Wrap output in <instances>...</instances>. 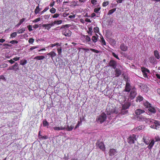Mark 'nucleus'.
<instances>
[{
	"instance_id": "nucleus-3",
	"label": "nucleus",
	"mask_w": 160,
	"mask_h": 160,
	"mask_svg": "<svg viewBox=\"0 0 160 160\" xmlns=\"http://www.w3.org/2000/svg\"><path fill=\"white\" fill-rule=\"evenodd\" d=\"M107 118V115L106 114L103 112L101 114L97 117V121L101 123H102L104 122Z\"/></svg>"
},
{
	"instance_id": "nucleus-10",
	"label": "nucleus",
	"mask_w": 160,
	"mask_h": 160,
	"mask_svg": "<svg viewBox=\"0 0 160 160\" xmlns=\"http://www.w3.org/2000/svg\"><path fill=\"white\" fill-rule=\"evenodd\" d=\"M109 66L112 67L113 69H115L116 68L117 63V62L113 60L110 61L109 63Z\"/></svg>"
},
{
	"instance_id": "nucleus-41",
	"label": "nucleus",
	"mask_w": 160,
	"mask_h": 160,
	"mask_svg": "<svg viewBox=\"0 0 160 160\" xmlns=\"http://www.w3.org/2000/svg\"><path fill=\"white\" fill-rule=\"evenodd\" d=\"M100 9L101 8L100 7L95 8L94 9V12L98 13V12Z\"/></svg>"
},
{
	"instance_id": "nucleus-30",
	"label": "nucleus",
	"mask_w": 160,
	"mask_h": 160,
	"mask_svg": "<svg viewBox=\"0 0 160 160\" xmlns=\"http://www.w3.org/2000/svg\"><path fill=\"white\" fill-rule=\"evenodd\" d=\"M25 18H23L21 19L20 21L16 25V27H18L19 25H20L25 20Z\"/></svg>"
},
{
	"instance_id": "nucleus-4",
	"label": "nucleus",
	"mask_w": 160,
	"mask_h": 160,
	"mask_svg": "<svg viewBox=\"0 0 160 160\" xmlns=\"http://www.w3.org/2000/svg\"><path fill=\"white\" fill-rule=\"evenodd\" d=\"M137 118L139 121H145L147 123H149V122L151 123V124L153 120L152 119L147 118L144 116H138Z\"/></svg>"
},
{
	"instance_id": "nucleus-33",
	"label": "nucleus",
	"mask_w": 160,
	"mask_h": 160,
	"mask_svg": "<svg viewBox=\"0 0 160 160\" xmlns=\"http://www.w3.org/2000/svg\"><path fill=\"white\" fill-rule=\"evenodd\" d=\"M100 38L101 40V42L102 43V44L104 45H106V42L103 37L102 36H101V37H100Z\"/></svg>"
},
{
	"instance_id": "nucleus-59",
	"label": "nucleus",
	"mask_w": 160,
	"mask_h": 160,
	"mask_svg": "<svg viewBox=\"0 0 160 160\" xmlns=\"http://www.w3.org/2000/svg\"><path fill=\"white\" fill-rule=\"evenodd\" d=\"M50 15H45L44 16V18L45 19H48L50 17Z\"/></svg>"
},
{
	"instance_id": "nucleus-50",
	"label": "nucleus",
	"mask_w": 160,
	"mask_h": 160,
	"mask_svg": "<svg viewBox=\"0 0 160 160\" xmlns=\"http://www.w3.org/2000/svg\"><path fill=\"white\" fill-rule=\"evenodd\" d=\"M62 50V49L61 48H58L57 49V51H58V54L60 55L61 54Z\"/></svg>"
},
{
	"instance_id": "nucleus-62",
	"label": "nucleus",
	"mask_w": 160,
	"mask_h": 160,
	"mask_svg": "<svg viewBox=\"0 0 160 160\" xmlns=\"http://www.w3.org/2000/svg\"><path fill=\"white\" fill-rule=\"evenodd\" d=\"M8 62L11 63V64L15 62L12 59H11L8 61Z\"/></svg>"
},
{
	"instance_id": "nucleus-63",
	"label": "nucleus",
	"mask_w": 160,
	"mask_h": 160,
	"mask_svg": "<svg viewBox=\"0 0 160 160\" xmlns=\"http://www.w3.org/2000/svg\"><path fill=\"white\" fill-rule=\"evenodd\" d=\"M85 21L86 22H91L90 19L88 18H86V19H85Z\"/></svg>"
},
{
	"instance_id": "nucleus-61",
	"label": "nucleus",
	"mask_w": 160,
	"mask_h": 160,
	"mask_svg": "<svg viewBox=\"0 0 160 160\" xmlns=\"http://www.w3.org/2000/svg\"><path fill=\"white\" fill-rule=\"evenodd\" d=\"M155 139L156 142H158V141H160V138L158 137H156L155 138Z\"/></svg>"
},
{
	"instance_id": "nucleus-58",
	"label": "nucleus",
	"mask_w": 160,
	"mask_h": 160,
	"mask_svg": "<svg viewBox=\"0 0 160 160\" xmlns=\"http://www.w3.org/2000/svg\"><path fill=\"white\" fill-rule=\"evenodd\" d=\"M20 59V57H16L13 58L12 59L15 61H17L19 60Z\"/></svg>"
},
{
	"instance_id": "nucleus-31",
	"label": "nucleus",
	"mask_w": 160,
	"mask_h": 160,
	"mask_svg": "<svg viewBox=\"0 0 160 160\" xmlns=\"http://www.w3.org/2000/svg\"><path fill=\"white\" fill-rule=\"evenodd\" d=\"M141 69H142V73L147 72H149V71L148 69H147L145 68H144V67L142 68Z\"/></svg>"
},
{
	"instance_id": "nucleus-2",
	"label": "nucleus",
	"mask_w": 160,
	"mask_h": 160,
	"mask_svg": "<svg viewBox=\"0 0 160 160\" xmlns=\"http://www.w3.org/2000/svg\"><path fill=\"white\" fill-rule=\"evenodd\" d=\"M144 105L146 108H148L149 111L151 113L155 114L156 113L157 108L152 106L148 102L146 101L144 103Z\"/></svg>"
},
{
	"instance_id": "nucleus-6",
	"label": "nucleus",
	"mask_w": 160,
	"mask_h": 160,
	"mask_svg": "<svg viewBox=\"0 0 160 160\" xmlns=\"http://www.w3.org/2000/svg\"><path fill=\"white\" fill-rule=\"evenodd\" d=\"M137 94L136 89L135 88H133L131 89L129 97L131 99H133L136 96Z\"/></svg>"
},
{
	"instance_id": "nucleus-57",
	"label": "nucleus",
	"mask_w": 160,
	"mask_h": 160,
	"mask_svg": "<svg viewBox=\"0 0 160 160\" xmlns=\"http://www.w3.org/2000/svg\"><path fill=\"white\" fill-rule=\"evenodd\" d=\"M40 20H41V19L40 18H37L36 19L34 20L33 21V22H38L40 21Z\"/></svg>"
},
{
	"instance_id": "nucleus-53",
	"label": "nucleus",
	"mask_w": 160,
	"mask_h": 160,
	"mask_svg": "<svg viewBox=\"0 0 160 160\" xmlns=\"http://www.w3.org/2000/svg\"><path fill=\"white\" fill-rule=\"evenodd\" d=\"M14 66L16 68H16V69L15 70H19V68H18V64L17 63V62H16L14 65Z\"/></svg>"
},
{
	"instance_id": "nucleus-13",
	"label": "nucleus",
	"mask_w": 160,
	"mask_h": 160,
	"mask_svg": "<svg viewBox=\"0 0 160 160\" xmlns=\"http://www.w3.org/2000/svg\"><path fill=\"white\" fill-rule=\"evenodd\" d=\"M117 152L116 149H111L109 152V154L110 156H112L114 155Z\"/></svg>"
},
{
	"instance_id": "nucleus-47",
	"label": "nucleus",
	"mask_w": 160,
	"mask_h": 160,
	"mask_svg": "<svg viewBox=\"0 0 160 160\" xmlns=\"http://www.w3.org/2000/svg\"><path fill=\"white\" fill-rule=\"evenodd\" d=\"M112 55L113 56V57H114L118 59V60L120 59L118 56L117 55H116L115 53L112 52Z\"/></svg>"
},
{
	"instance_id": "nucleus-7",
	"label": "nucleus",
	"mask_w": 160,
	"mask_h": 160,
	"mask_svg": "<svg viewBox=\"0 0 160 160\" xmlns=\"http://www.w3.org/2000/svg\"><path fill=\"white\" fill-rule=\"evenodd\" d=\"M152 123L154 124L151 125V128H155L156 129L160 130V122L153 119Z\"/></svg>"
},
{
	"instance_id": "nucleus-43",
	"label": "nucleus",
	"mask_w": 160,
	"mask_h": 160,
	"mask_svg": "<svg viewBox=\"0 0 160 160\" xmlns=\"http://www.w3.org/2000/svg\"><path fill=\"white\" fill-rule=\"evenodd\" d=\"M49 7H46L45 9L42 11L41 12V14H42V13H43L44 12H46L49 9Z\"/></svg>"
},
{
	"instance_id": "nucleus-60",
	"label": "nucleus",
	"mask_w": 160,
	"mask_h": 160,
	"mask_svg": "<svg viewBox=\"0 0 160 160\" xmlns=\"http://www.w3.org/2000/svg\"><path fill=\"white\" fill-rule=\"evenodd\" d=\"M41 138L42 139H48V137L47 136H41Z\"/></svg>"
},
{
	"instance_id": "nucleus-16",
	"label": "nucleus",
	"mask_w": 160,
	"mask_h": 160,
	"mask_svg": "<svg viewBox=\"0 0 160 160\" xmlns=\"http://www.w3.org/2000/svg\"><path fill=\"white\" fill-rule=\"evenodd\" d=\"M130 104L129 102H128L126 104H124L122 107V112L123 113V112L125 110L127 109L129 107H130Z\"/></svg>"
},
{
	"instance_id": "nucleus-24",
	"label": "nucleus",
	"mask_w": 160,
	"mask_h": 160,
	"mask_svg": "<svg viewBox=\"0 0 160 160\" xmlns=\"http://www.w3.org/2000/svg\"><path fill=\"white\" fill-rule=\"evenodd\" d=\"M45 58V57L43 56H37L34 58V59H37L38 60H43Z\"/></svg>"
},
{
	"instance_id": "nucleus-5",
	"label": "nucleus",
	"mask_w": 160,
	"mask_h": 160,
	"mask_svg": "<svg viewBox=\"0 0 160 160\" xmlns=\"http://www.w3.org/2000/svg\"><path fill=\"white\" fill-rule=\"evenodd\" d=\"M136 136L133 134L130 136L128 139V142L130 144L134 143L135 141L137 140Z\"/></svg>"
},
{
	"instance_id": "nucleus-48",
	"label": "nucleus",
	"mask_w": 160,
	"mask_h": 160,
	"mask_svg": "<svg viewBox=\"0 0 160 160\" xmlns=\"http://www.w3.org/2000/svg\"><path fill=\"white\" fill-rule=\"evenodd\" d=\"M90 50L91 51H92V52H94L96 53H98L99 52V51H98V50H96L94 49L91 48V49H90Z\"/></svg>"
},
{
	"instance_id": "nucleus-25",
	"label": "nucleus",
	"mask_w": 160,
	"mask_h": 160,
	"mask_svg": "<svg viewBox=\"0 0 160 160\" xmlns=\"http://www.w3.org/2000/svg\"><path fill=\"white\" fill-rule=\"evenodd\" d=\"M145 128V126L143 125H142L141 126H139L137 128V131H139L141 130H143Z\"/></svg>"
},
{
	"instance_id": "nucleus-20",
	"label": "nucleus",
	"mask_w": 160,
	"mask_h": 160,
	"mask_svg": "<svg viewBox=\"0 0 160 160\" xmlns=\"http://www.w3.org/2000/svg\"><path fill=\"white\" fill-rule=\"evenodd\" d=\"M56 54L53 51H51V52L47 54V55H49L51 57L52 60H53V58L56 56Z\"/></svg>"
},
{
	"instance_id": "nucleus-44",
	"label": "nucleus",
	"mask_w": 160,
	"mask_h": 160,
	"mask_svg": "<svg viewBox=\"0 0 160 160\" xmlns=\"http://www.w3.org/2000/svg\"><path fill=\"white\" fill-rule=\"evenodd\" d=\"M80 121H81V122H80L79 121L78 122V123L77 125H76V127H75V129H76L79 126V125H80V123H82V120L81 119V118H80Z\"/></svg>"
},
{
	"instance_id": "nucleus-51",
	"label": "nucleus",
	"mask_w": 160,
	"mask_h": 160,
	"mask_svg": "<svg viewBox=\"0 0 160 160\" xmlns=\"http://www.w3.org/2000/svg\"><path fill=\"white\" fill-rule=\"evenodd\" d=\"M0 79H2L4 81H6V79L4 76L2 75L0 76Z\"/></svg>"
},
{
	"instance_id": "nucleus-29",
	"label": "nucleus",
	"mask_w": 160,
	"mask_h": 160,
	"mask_svg": "<svg viewBox=\"0 0 160 160\" xmlns=\"http://www.w3.org/2000/svg\"><path fill=\"white\" fill-rule=\"evenodd\" d=\"M93 32L92 28L91 27H89L88 28V33L91 36L92 35V33Z\"/></svg>"
},
{
	"instance_id": "nucleus-9",
	"label": "nucleus",
	"mask_w": 160,
	"mask_h": 160,
	"mask_svg": "<svg viewBox=\"0 0 160 160\" xmlns=\"http://www.w3.org/2000/svg\"><path fill=\"white\" fill-rule=\"evenodd\" d=\"M62 34L66 37H70L71 35V32L68 29H64L62 31Z\"/></svg>"
},
{
	"instance_id": "nucleus-8",
	"label": "nucleus",
	"mask_w": 160,
	"mask_h": 160,
	"mask_svg": "<svg viewBox=\"0 0 160 160\" xmlns=\"http://www.w3.org/2000/svg\"><path fill=\"white\" fill-rule=\"evenodd\" d=\"M96 146L102 151H105V147L103 143L102 142L97 141L96 143Z\"/></svg>"
},
{
	"instance_id": "nucleus-55",
	"label": "nucleus",
	"mask_w": 160,
	"mask_h": 160,
	"mask_svg": "<svg viewBox=\"0 0 160 160\" xmlns=\"http://www.w3.org/2000/svg\"><path fill=\"white\" fill-rule=\"evenodd\" d=\"M41 10V9H35V10L34 11L35 13V14H38Z\"/></svg>"
},
{
	"instance_id": "nucleus-15",
	"label": "nucleus",
	"mask_w": 160,
	"mask_h": 160,
	"mask_svg": "<svg viewBox=\"0 0 160 160\" xmlns=\"http://www.w3.org/2000/svg\"><path fill=\"white\" fill-rule=\"evenodd\" d=\"M145 112V111L144 110L139 109H138L135 111V113L137 115H140Z\"/></svg>"
},
{
	"instance_id": "nucleus-49",
	"label": "nucleus",
	"mask_w": 160,
	"mask_h": 160,
	"mask_svg": "<svg viewBox=\"0 0 160 160\" xmlns=\"http://www.w3.org/2000/svg\"><path fill=\"white\" fill-rule=\"evenodd\" d=\"M18 42V41L16 40H12L10 42V43L12 44H14L15 43L17 44Z\"/></svg>"
},
{
	"instance_id": "nucleus-12",
	"label": "nucleus",
	"mask_w": 160,
	"mask_h": 160,
	"mask_svg": "<svg viewBox=\"0 0 160 160\" xmlns=\"http://www.w3.org/2000/svg\"><path fill=\"white\" fill-rule=\"evenodd\" d=\"M131 87L130 84L129 83L127 82L126 84L124 91L129 92L131 90Z\"/></svg>"
},
{
	"instance_id": "nucleus-54",
	"label": "nucleus",
	"mask_w": 160,
	"mask_h": 160,
	"mask_svg": "<svg viewBox=\"0 0 160 160\" xmlns=\"http://www.w3.org/2000/svg\"><path fill=\"white\" fill-rule=\"evenodd\" d=\"M28 28L29 31H32L33 30L32 28V26L31 25H29L28 26Z\"/></svg>"
},
{
	"instance_id": "nucleus-27",
	"label": "nucleus",
	"mask_w": 160,
	"mask_h": 160,
	"mask_svg": "<svg viewBox=\"0 0 160 160\" xmlns=\"http://www.w3.org/2000/svg\"><path fill=\"white\" fill-rule=\"evenodd\" d=\"M143 100V98L140 95L138 96L137 98L136 101L137 102L138 101L139 102H141Z\"/></svg>"
},
{
	"instance_id": "nucleus-64",
	"label": "nucleus",
	"mask_w": 160,
	"mask_h": 160,
	"mask_svg": "<svg viewBox=\"0 0 160 160\" xmlns=\"http://www.w3.org/2000/svg\"><path fill=\"white\" fill-rule=\"evenodd\" d=\"M75 17V15H70L69 16V18H74Z\"/></svg>"
},
{
	"instance_id": "nucleus-36",
	"label": "nucleus",
	"mask_w": 160,
	"mask_h": 160,
	"mask_svg": "<svg viewBox=\"0 0 160 160\" xmlns=\"http://www.w3.org/2000/svg\"><path fill=\"white\" fill-rule=\"evenodd\" d=\"M17 35V32H15L11 34L10 36L12 38H15Z\"/></svg>"
},
{
	"instance_id": "nucleus-38",
	"label": "nucleus",
	"mask_w": 160,
	"mask_h": 160,
	"mask_svg": "<svg viewBox=\"0 0 160 160\" xmlns=\"http://www.w3.org/2000/svg\"><path fill=\"white\" fill-rule=\"evenodd\" d=\"M25 31L24 28H22L21 29L19 30L18 31V33L19 34L22 33L24 31Z\"/></svg>"
},
{
	"instance_id": "nucleus-39",
	"label": "nucleus",
	"mask_w": 160,
	"mask_h": 160,
	"mask_svg": "<svg viewBox=\"0 0 160 160\" xmlns=\"http://www.w3.org/2000/svg\"><path fill=\"white\" fill-rule=\"evenodd\" d=\"M150 60L151 62H154L155 61V59L154 57H152L150 58Z\"/></svg>"
},
{
	"instance_id": "nucleus-23",
	"label": "nucleus",
	"mask_w": 160,
	"mask_h": 160,
	"mask_svg": "<svg viewBox=\"0 0 160 160\" xmlns=\"http://www.w3.org/2000/svg\"><path fill=\"white\" fill-rule=\"evenodd\" d=\"M20 65L22 66L25 65L27 63V61L26 59H23L20 61Z\"/></svg>"
},
{
	"instance_id": "nucleus-21",
	"label": "nucleus",
	"mask_w": 160,
	"mask_h": 160,
	"mask_svg": "<svg viewBox=\"0 0 160 160\" xmlns=\"http://www.w3.org/2000/svg\"><path fill=\"white\" fill-rule=\"evenodd\" d=\"M120 48L122 50L124 51H125L127 50V47L125 46L123 43L121 44Z\"/></svg>"
},
{
	"instance_id": "nucleus-35",
	"label": "nucleus",
	"mask_w": 160,
	"mask_h": 160,
	"mask_svg": "<svg viewBox=\"0 0 160 160\" xmlns=\"http://www.w3.org/2000/svg\"><path fill=\"white\" fill-rule=\"evenodd\" d=\"M116 10V8H113V9H111L110 10L108 13V14H112L113 12H115Z\"/></svg>"
},
{
	"instance_id": "nucleus-37",
	"label": "nucleus",
	"mask_w": 160,
	"mask_h": 160,
	"mask_svg": "<svg viewBox=\"0 0 160 160\" xmlns=\"http://www.w3.org/2000/svg\"><path fill=\"white\" fill-rule=\"evenodd\" d=\"M56 11V9L54 8H52L50 10V12L52 13H54Z\"/></svg>"
},
{
	"instance_id": "nucleus-1",
	"label": "nucleus",
	"mask_w": 160,
	"mask_h": 160,
	"mask_svg": "<svg viewBox=\"0 0 160 160\" xmlns=\"http://www.w3.org/2000/svg\"><path fill=\"white\" fill-rule=\"evenodd\" d=\"M116 107H114L112 106H108L107 107L106 109V112L107 115H111L113 114H117L118 112L116 110Z\"/></svg>"
},
{
	"instance_id": "nucleus-28",
	"label": "nucleus",
	"mask_w": 160,
	"mask_h": 160,
	"mask_svg": "<svg viewBox=\"0 0 160 160\" xmlns=\"http://www.w3.org/2000/svg\"><path fill=\"white\" fill-rule=\"evenodd\" d=\"M42 27H45L46 29L47 30H49L50 28V26L49 24H44L42 25Z\"/></svg>"
},
{
	"instance_id": "nucleus-42",
	"label": "nucleus",
	"mask_w": 160,
	"mask_h": 160,
	"mask_svg": "<svg viewBox=\"0 0 160 160\" xmlns=\"http://www.w3.org/2000/svg\"><path fill=\"white\" fill-rule=\"evenodd\" d=\"M69 26V24H66L65 25H63L62 26L60 29L62 28H68Z\"/></svg>"
},
{
	"instance_id": "nucleus-34",
	"label": "nucleus",
	"mask_w": 160,
	"mask_h": 160,
	"mask_svg": "<svg viewBox=\"0 0 160 160\" xmlns=\"http://www.w3.org/2000/svg\"><path fill=\"white\" fill-rule=\"evenodd\" d=\"M43 124L44 127H46L49 125V123L46 120H45L43 121Z\"/></svg>"
},
{
	"instance_id": "nucleus-14",
	"label": "nucleus",
	"mask_w": 160,
	"mask_h": 160,
	"mask_svg": "<svg viewBox=\"0 0 160 160\" xmlns=\"http://www.w3.org/2000/svg\"><path fill=\"white\" fill-rule=\"evenodd\" d=\"M115 72L116 73L115 75L116 77H118L121 74V71L118 68H116Z\"/></svg>"
},
{
	"instance_id": "nucleus-17",
	"label": "nucleus",
	"mask_w": 160,
	"mask_h": 160,
	"mask_svg": "<svg viewBox=\"0 0 160 160\" xmlns=\"http://www.w3.org/2000/svg\"><path fill=\"white\" fill-rule=\"evenodd\" d=\"M155 143V141L154 140L152 139L151 140V142H150L149 145L147 147L149 149L151 150L153 146Z\"/></svg>"
},
{
	"instance_id": "nucleus-18",
	"label": "nucleus",
	"mask_w": 160,
	"mask_h": 160,
	"mask_svg": "<svg viewBox=\"0 0 160 160\" xmlns=\"http://www.w3.org/2000/svg\"><path fill=\"white\" fill-rule=\"evenodd\" d=\"M65 128V127H62L61 126L60 127H53V129L54 130L56 131H59V130H64Z\"/></svg>"
},
{
	"instance_id": "nucleus-22",
	"label": "nucleus",
	"mask_w": 160,
	"mask_h": 160,
	"mask_svg": "<svg viewBox=\"0 0 160 160\" xmlns=\"http://www.w3.org/2000/svg\"><path fill=\"white\" fill-rule=\"evenodd\" d=\"M96 36H93L92 38V41L94 43H95L97 41L98 37V36L97 34H96Z\"/></svg>"
},
{
	"instance_id": "nucleus-26",
	"label": "nucleus",
	"mask_w": 160,
	"mask_h": 160,
	"mask_svg": "<svg viewBox=\"0 0 160 160\" xmlns=\"http://www.w3.org/2000/svg\"><path fill=\"white\" fill-rule=\"evenodd\" d=\"M84 37L87 42H88L91 41V39L88 35H84Z\"/></svg>"
},
{
	"instance_id": "nucleus-19",
	"label": "nucleus",
	"mask_w": 160,
	"mask_h": 160,
	"mask_svg": "<svg viewBox=\"0 0 160 160\" xmlns=\"http://www.w3.org/2000/svg\"><path fill=\"white\" fill-rule=\"evenodd\" d=\"M153 54L154 55L157 59H159L160 56L158 51L157 50H155L153 52Z\"/></svg>"
},
{
	"instance_id": "nucleus-52",
	"label": "nucleus",
	"mask_w": 160,
	"mask_h": 160,
	"mask_svg": "<svg viewBox=\"0 0 160 160\" xmlns=\"http://www.w3.org/2000/svg\"><path fill=\"white\" fill-rule=\"evenodd\" d=\"M97 1L96 0H91V2L93 5H96L97 4Z\"/></svg>"
},
{
	"instance_id": "nucleus-32",
	"label": "nucleus",
	"mask_w": 160,
	"mask_h": 160,
	"mask_svg": "<svg viewBox=\"0 0 160 160\" xmlns=\"http://www.w3.org/2000/svg\"><path fill=\"white\" fill-rule=\"evenodd\" d=\"M73 128L74 127L73 126L71 125L70 126H69V125H68L67 128V130L68 131H72L73 129Z\"/></svg>"
},
{
	"instance_id": "nucleus-11",
	"label": "nucleus",
	"mask_w": 160,
	"mask_h": 160,
	"mask_svg": "<svg viewBox=\"0 0 160 160\" xmlns=\"http://www.w3.org/2000/svg\"><path fill=\"white\" fill-rule=\"evenodd\" d=\"M149 138L148 136H143L142 137L143 141L146 145H148L150 142V140H149Z\"/></svg>"
},
{
	"instance_id": "nucleus-56",
	"label": "nucleus",
	"mask_w": 160,
	"mask_h": 160,
	"mask_svg": "<svg viewBox=\"0 0 160 160\" xmlns=\"http://www.w3.org/2000/svg\"><path fill=\"white\" fill-rule=\"evenodd\" d=\"M59 16V14L58 13H56L54 14L53 16H52L53 18H56L58 17Z\"/></svg>"
},
{
	"instance_id": "nucleus-40",
	"label": "nucleus",
	"mask_w": 160,
	"mask_h": 160,
	"mask_svg": "<svg viewBox=\"0 0 160 160\" xmlns=\"http://www.w3.org/2000/svg\"><path fill=\"white\" fill-rule=\"evenodd\" d=\"M93 30L95 32L98 33L99 32V28L98 27H96L94 28Z\"/></svg>"
},
{
	"instance_id": "nucleus-45",
	"label": "nucleus",
	"mask_w": 160,
	"mask_h": 160,
	"mask_svg": "<svg viewBox=\"0 0 160 160\" xmlns=\"http://www.w3.org/2000/svg\"><path fill=\"white\" fill-rule=\"evenodd\" d=\"M34 41V39L31 38H29L28 40V42L29 43H32Z\"/></svg>"
},
{
	"instance_id": "nucleus-46",
	"label": "nucleus",
	"mask_w": 160,
	"mask_h": 160,
	"mask_svg": "<svg viewBox=\"0 0 160 160\" xmlns=\"http://www.w3.org/2000/svg\"><path fill=\"white\" fill-rule=\"evenodd\" d=\"M109 4L108 2H104L102 3V6L103 7H105L108 5Z\"/></svg>"
}]
</instances>
